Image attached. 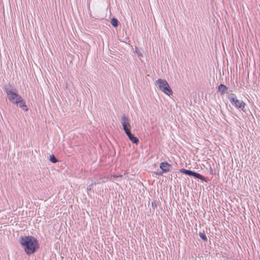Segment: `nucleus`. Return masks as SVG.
I'll use <instances>...</instances> for the list:
<instances>
[{"label":"nucleus","instance_id":"f257e3e1","mask_svg":"<svg viewBox=\"0 0 260 260\" xmlns=\"http://www.w3.org/2000/svg\"><path fill=\"white\" fill-rule=\"evenodd\" d=\"M20 243L28 255L34 253L38 247L37 239L32 236L21 237Z\"/></svg>","mask_w":260,"mask_h":260},{"label":"nucleus","instance_id":"f03ea898","mask_svg":"<svg viewBox=\"0 0 260 260\" xmlns=\"http://www.w3.org/2000/svg\"><path fill=\"white\" fill-rule=\"evenodd\" d=\"M4 90L6 91L9 101L12 103L15 104V101H17L18 98L21 97L17 93V90L10 84L5 85Z\"/></svg>","mask_w":260,"mask_h":260},{"label":"nucleus","instance_id":"7ed1b4c3","mask_svg":"<svg viewBox=\"0 0 260 260\" xmlns=\"http://www.w3.org/2000/svg\"><path fill=\"white\" fill-rule=\"evenodd\" d=\"M228 99L229 100L231 104L235 108L240 111H242L244 112H246L245 103L242 100H238L235 94H229L228 95Z\"/></svg>","mask_w":260,"mask_h":260},{"label":"nucleus","instance_id":"20e7f679","mask_svg":"<svg viewBox=\"0 0 260 260\" xmlns=\"http://www.w3.org/2000/svg\"><path fill=\"white\" fill-rule=\"evenodd\" d=\"M156 82L158 85V88L165 94L168 95L173 94V91L166 80L159 79Z\"/></svg>","mask_w":260,"mask_h":260},{"label":"nucleus","instance_id":"39448f33","mask_svg":"<svg viewBox=\"0 0 260 260\" xmlns=\"http://www.w3.org/2000/svg\"><path fill=\"white\" fill-rule=\"evenodd\" d=\"M121 124L125 133L131 131V125L130 124V119L125 114H123L121 117Z\"/></svg>","mask_w":260,"mask_h":260},{"label":"nucleus","instance_id":"423d86ee","mask_svg":"<svg viewBox=\"0 0 260 260\" xmlns=\"http://www.w3.org/2000/svg\"><path fill=\"white\" fill-rule=\"evenodd\" d=\"M180 172L181 173H184L185 174L188 175L189 176H192L196 178H198L201 179L202 181H204L205 182H207V180L203 176L201 175L200 174L198 173L197 172L186 170L185 169H181L180 170Z\"/></svg>","mask_w":260,"mask_h":260},{"label":"nucleus","instance_id":"0eeeda50","mask_svg":"<svg viewBox=\"0 0 260 260\" xmlns=\"http://www.w3.org/2000/svg\"><path fill=\"white\" fill-rule=\"evenodd\" d=\"M159 167L161 170V172L158 174L161 175L164 173H166L170 171L171 166L167 162L164 161L160 164Z\"/></svg>","mask_w":260,"mask_h":260},{"label":"nucleus","instance_id":"6e6552de","mask_svg":"<svg viewBox=\"0 0 260 260\" xmlns=\"http://www.w3.org/2000/svg\"><path fill=\"white\" fill-rule=\"evenodd\" d=\"M15 104H16L20 108H22L24 111L26 112L28 111L27 106L22 96L19 97V99L18 98L17 101H15Z\"/></svg>","mask_w":260,"mask_h":260},{"label":"nucleus","instance_id":"1a4fd4ad","mask_svg":"<svg viewBox=\"0 0 260 260\" xmlns=\"http://www.w3.org/2000/svg\"><path fill=\"white\" fill-rule=\"evenodd\" d=\"M129 139L134 144H137L139 142V139L134 136L131 133V131L125 133Z\"/></svg>","mask_w":260,"mask_h":260},{"label":"nucleus","instance_id":"9d476101","mask_svg":"<svg viewBox=\"0 0 260 260\" xmlns=\"http://www.w3.org/2000/svg\"><path fill=\"white\" fill-rule=\"evenodd\" d=\"M228 90V88L224 85L220 84L218 86V91L219 92L221 95H223L225 93H226Z\"/></svg>","mask_w":260,"mask_h":260},{"label":"nucleus","instance_id":"9b49d317","mask_svg":"<svg viewBox=\"0 0 260 260\" xmlns=\"http://www.w3.org/2000/svg\"><path fill=\"white\" fill-rule=\"evenodd\" d=\"M199 236L203 241H207L208 239H207V238L206 236V234H205L204 231L199 232Z\"/></svg>","mask_w":260,"mask_h":260},{"label":"nucleus","instance_id":"f8f14e48","mask_svg":"<svg viewBox=\"0 0 260 260\" xmlns=\"http://www.w3.org/2000/svg\"><path fill=\"white\" fill-rule=\"evenodd\" d=\"M49 160L52 163H56L58 161V160L55 157V156L53 154L50 155Z\"/></svg>","mask_w":260,"mask_h":260},{"label":"nucleus","instance_id":"ddd939ff","mask_svg":"<svg viewBox=\"0 0 260 260\" xmlns=\"http://www.w3.org/2000/svg\"><path fill=\"white\" fill-rule=\"evenodd\" d=\"M111 23L112 25L114 27H116L118 25V20L115 18H112L111 19Z\"/></svg>","mask_w":260,"mask_h":260},{"label":"nucleus","instance_id":"4468645a","mask_svg":"<svg viewBox=\"0 0 260 260\" xmlns=\"http://www.w3.org/2000/svg\"><path fill=\"white\" fill-rule=\"evenodd\" d=\"M122 177L121 175H118V176L114 175L111 178L110 180H112V181H114L116 180V178H119V177Z\"/></svg>","mask_w":260,"mask_h":260},{"label":"nucleus","instance_id":"2eb2a0df","mask_svg":"<svg viewBox=\"0 0 260 260\" xmlns=\"http://www.w3.org/2000/svg\"><path fill=\"white\" fill-rule=\"evenodd\" d=\"M94 184H96V183H94ZM93 185V183H91L87 186V190H91L92 186Z\"/></svg>","mask_w":260,"mask_h":260}]
</instances>
